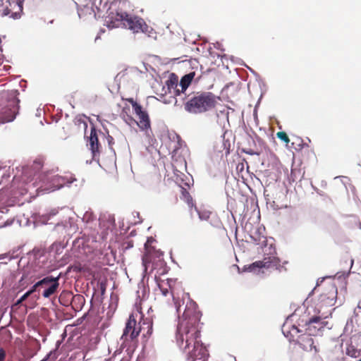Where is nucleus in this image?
<instances>
[{
  "mask_svg": "<svg viewBox=\"0 0 361 361\" xmlns=\"http://www.w3.org/2000/svg\"><path fill=\"white\" fill-rule=\"evenodd\" d=\"M198 333L190 320L180 322L176 334V342L184 350L190 361H206L208 353L205 347L197 341Z\"/></svg>",
  "mask_w": 361,
  "mask_h": 361,
  "instance_id": "f257e3e1",
  "label": "nucleus"
},
{
  "mask_svg": "<svg viewBox=\"0 0 361 361\" xmlns=\"http://www.w3.org/2000/svg\"><path fill=\"white\" fill-rule=\"evenodd\" d=\"M262 243L264 244L263 247V260L256 261L251 264L244 266L243 268V272H250L254 275L262 276L279 264V260L276 255V249L273 244L269 243L264 238Z\"/></svg>",
  "mask_w": 361,
  "mask_h": 361,
  "instance_id": "f03ea898",
  "label": "nucleus"
},
{
  "mask_svg": "<svg viewBox=\"0 0 361 361\" xmlns=\"http://www.w3.org/2000/svg\"><path fill=\"white\" fill-rule=\"evenodd\" d=\"M216 100L211 94H201L188 101L185 109L190 113L198 114L208 111L215 106Z\"/></svg>",
  "mask_w": 361,
  "mask_h": 361,
  "instance_id": "7ed1b4c3",
  "label": "nucleus"
},
{
  "mask_svg": "<svg viewBox=\"0 0 361 361\" xmlns=\"http://www.w3.org/2000/svg\"><path fill=\"white\" fill-rule=\"evenodd\" d=\"M130 102L133 111L137 117V121H136L137 125L141 130L145 131V135L147 137H150L152 130L147 113L143 111L141 106L135 102L133 99H130Z\"/></svg>",
  "mask_w": 361,
  "mask_h": 361,
  "instance_id": "20e7f679",
  "label": "nucleus"
},
{
  "mask_svg": "<svg viewBox=\"0 0 361 361\" xmlns=\"http://www.w3.org/2000/svg\"><path fill=\"white\" fill-rule=\"evenodd\" d=\"M319 314V316L311 318L306 324L307 327L305 330L309 336H317L320 334L322 330L327 324V322L323 321L322 319H326L331 315V311L324 312Z\"/></svg>",
  "mask_w": 361,
  "mask_h": 361,
  "instance_id": "39448f33",
  "label": "nucleus"
},
{
  "mask_svg": "<svg viewBox=\"0 0 361 361\" xmlns=\"http://www.w3.org/2000/svg\"><path fill=\"white\" fill-rule=\"evenodd\" d=\"M126 19L125 27L128 28L133 32H142L148 36H152L154 33L153 29L148 26L142 18L128 15Z\"/></svg>",
  "mask_w": 361,
  "mask_h": 361,
  "instance_id": "423d86ee",
  "label": "nucleus"
},
{
  "mask_svg": "<svg viewBox=\"0 0 361 361\" xmlns=\"http://www.w3.org/2000/svg\"><path fill=\"white\" fill-rule=\"evenodd\" d=\"M138 316H140V312L138 311L135 313H132L130 315L122 335L123 338L128 340L129 337V338L133 339L139 335L140 332V327L137 324L136 321V318Z\"/></svg>",
  "mask_w": 361,
  "mask_h": 361,
  "instance_id": "0eeeda50",
  "label": "nucleus"
},
{
  "mask_svg": "<svg viewBox=\"0 0 361 361\" xmlns=\"http://www.w3.org/2000/svg\"><path fill=\"white\" fill-rule=\"evenodd\" d=\"M337 295V290L333 285L330 286L328 293H323L319 297V307L317 309L318 313L323 312L322 309L324 307H331L336 302V298Z\"/></svg>",
  "mask_w": 361,
  "mask_h": 361,
  "instance_id": "6e6552de",
  "label": "nucleus"
},
{
  "mask_svg": "<svg viewBox=\"0 0 361 361\" xmlns=\"http://www.w3.org/2000/svg\"><path fill=\"white\" fill-rule=\"evenodd\" d=\"M128 14L122 12L117 11L116 13L111 12L109 16L107 17L106 24L107 26L110 28L117 27L120 26L125 27V23L126 18H128Z\"/></svg>",
  "mask_w": 361,
  "mask_h": 361,
  "instance_id": "1a4fd4ad",
  "label": "nucleus"
},
{
  "mask_svg": "<svg viewBox=\"0 0 361 361\" xmlns=\"http://www.w3.org/2000/svg\"><path fill=\"white\" fill-rule=\"evenodd\" d=\"M166 87L167 90H165V94L168 92L173 96H178L181 93L178 77L173 73L171 74L169 79L165 82L164 90H165Z\"/></svg>",
  "mask_w": 361,
  "mask_h": 361,
  "instance_id": "9d476101",
  "label": "nucleus"
},
{
  "mask_svg": "<svg viewBox=\"0 0 361 361\" xmlns=\"http://www.w3.org/2000/svg\"><path fill=\"white\" fill-rule=\"evenodd\" d=\"M59 276L57 277L48 276L44 279L49 281V282L45 284H41V286L44 288L42 293L44 298L50 297L56 291L59 286Z\"/></svg>",
  "mask_w": 361,
  "mask_h": 361,
  "instance_id": "9b49d317",
  "label": "nucleus"
},
{
  "mask_svg": "<svg viewBox=\"0 0 361 361\" xmlns=\"http://www.w3.org/2000/svg\"><path fill=\"white\" fill-rule=\"evenodd\" d=\"M17 8H13V1L0 0V12L6 16L12 13L13 17H17L19 13H16Z\"/></svg>",
  "mask_w": 361,
  "mask_h": 361,
  "instance_id": "f8f14e48",
  "label": "nucleus"
},
{
  "mask_svg": "<svg viewBox=\"0 0 361 361\" xmlns=\"http://www.w3.org/2000/svg\"><path fill=\"white\" fill-rule=\"evenodd\" d=\"M89 145L90 147L93 157L95 158L96 152L98 151L99 144L97 132L94 128H91L90 135L89 137Z\"/></svg>",
  "mask_w": 361,
  "mask_h": 361,
  "instance_id": "ddd939ff",
  "label": "nucleus"
},
{
  "mask_svg": "<svg viewBox=\"0 0 361 361\" xmlns=\"http://www.w3.org/2000/svg\"><path fill=\"white\" fill-rule=\"evenodd\" d=\"M299 342L305 350L310 352L314 351V353L317 352L312 338L303 336L300 338Z\"/></svg>",
  "mask_w": 361,
  "mask_h": 361,
  "instance_id": "4468645a",
  "label": "nucleus"
},
{
  "mask_svg": "<svg viewBox=\"0 0 361 361\" xmlns=\"http://www.w3.org/2000/svg\"><path fill=\"white\" fill-rule=\"evenodd\" d=\"M195 77V73L192 72L187 75H185L180 80L179 83V87L180 90V92L183 93L186 89L188 87L192 80Z\"/></svg>",
  "mask_w": 361,
  "mask_h": 361,
  "instance_id": "2eb2a0df",
  "label": "nucleus"
},
{
  "mask_svg": "<svg viewBox=\"0 0 361 361\" xmlns=\"http://www.w3.org/2000/svg\"><path fill=\"white\" fill-rule=\"evenodd\" d=\"M47 282H49L48 280L47 279H42L41 281L37 282L32 287V288L28 290L27 292H26L28 295L30 296L34 291L36 290L37 288L39 287V286H41V284H45L47 283Z\"/></svg>",
  "mask_w": 361,
  "mask_h": 361,
  "instance_id": "dca6fc26",
  "label": "nucleus"
},
{
  "mask_svg": "<svg viewBox=\"0 0 361 361\" xmlns=\"http://www.w3.org/2000/svg\"><path fill=\"white\" fill-rule=\"evenodd\" d=\"M276 136L279 139L283 141L286 144H288L290 142V140L287 135V134L285 132L280 131L276 133Z\"/></svg>",
  "mask_w": 361,
  "mask_h": 361,
  "instance_id": "f3484780",
  "label": "nucleus"
},
{
  "mask_svg": "<svg viewBox=\"0 0 361 361\" xmlns=\"http://www.w3.org/2000/svg\"><path fill=\"white\" fill-rule=\"evenodd\" d=\"M23 1L24 0H13V8H17L16 13L21 12Z\"/></svg>",
  "mask_w": 361,
  "mask_h": 361,
  "instance_id": "a211bd4d",
  "label": "nucleus"
},
{
  "mask_svg": "<svg viewBox=\"0 0 361 361\" xmlns=\"http://www.w3.org/2000/svg\"><path fill=\"white\" fill-rule=\"evenodd\" d=\"M197 212L199 214L200 219L202 220H207L209 217L210 213L209 212L206 211V212H200L197 211Z\"/></svg>",
  "mask_w": 361,
  "mask_h": 361,
  "instance_id": "6ab92c4d",
  "label": "nucleus"
},
{
  "mask_svg": "<svg viewBox=\"0 0 361 361\" xmlns=\"http://www.w3.org/2000/svg\"><path fill=\"white\" fill-rule=\"evenodd\" d=\"M142 262H143V265L145 267V270H147L148 268V264H149V262H150V259H149V257L148 254L145 255L143 257Z\"/></svg>",
  "mask_w": 361,
  "mask_h": 361,
  "instance_id": "aec40b11",
  "label": "nucleus"
},
{
  "mask_svg": "<svg viewBox=\"0 0 361 361\" xmlns=\"http://www.w3.org/2000/svg\"><path fill=\"white\" fill-rule=\"evenodd\" d=\"M15 116H16V111H14L13 114L11 116H9L8 118H4L3 122H11V121H13V119L15 118Z\"/></svg>",
  "mask_w": 361,
  "mask_h": 361,
  "instance_id": "412c9836",
  "label": "nucleus"
},
{
  "mask_svg": "<svg viewBox=\"0 0 361 361\" xmlns=\"http://www.w3.org/2000/svg\"><path fill=\"white\" fill-rule=\"evenodd\" d=\"M27 297H29L28 294L25 293L21 298L16 302V305L20 304L23 301H24Z\"/></svg>",
  "mask_w": 361,
  "mask_h": 361,
  "instance_id": "4be33fe9",
  "label": "nucleus"
},
{
  "mask_svg": "<svg viewBox=\"0 0 361 361\" xmlns=\"http://www.w3.org/2000/svg\"><path fill=\"white\" fill-rule=\"evenodd\" d=\"M300 332V330L295 326H293L290 334L293 336Z\"/></svg>",
  "mask_w": 361,
  "mask_h": 361,
  "instance_id": "5701e85b",
  "label": "nucleus"
},
{
  "mask_svg": "<svg viewBox=\"0 0 361 361\" xmlns=\"http://www.w3.org/2000/svg\"><path fill=\"white\" fill-rule=\"evenodd\" d=\"M5 356H6L5 351L2 348H0V361H4Z\"/></svg>",
  "mask_w": 361,
  "mask_h": 361,
  "instance_id": "b1692460",
  "label": "nucleus"
},
{
  "mask_svg": "<svg viewBox=\"0 0 361 361\" xmlns=\"http://www.w3.org/2000/svg\"><path fill=\"white\" fill-rule=\"evenodd\" d=\"M154 241L153 238H148L145 246V248L146 250L148 249V246Z\"/></svg>",
  "mask_w": 361,
  "mask_h": 361,
  "instance_id": "393cba45",
  "label": "nucleus"
},
{
  "mask_svg": "<svg viewBox=\"0 0 361 361\" xmlns=\"http://www.w3.org/2000/svg\"><path fill=\"white\" fill-rule=\"evenodd\" d=\"M289 328V322L288 320H287L286 322V323L283 324V333L285 332V331L286 330V329Z\"/></svg>",
  "mask_w": 361,
  "mask_h": 361,
  "instance_id": "a878e982",
  "label": "nucleus"
},
{
  "mask_svg": "<svg viewBox=\"0 0 361 361\" xmlns=\"http://www.w3.org/2000/svg\"><path fill=\"white\" fill-rule=\"evenodd\" d=\"M162 293H163V295H166V294L168 293V290H167V289H166V290H162Z\"/></svg>",
  "mask_w": 361,
  "mask_h": 361,
  "instance_id": "bb28decb",
  "label": "nucleus"
},
{
  "mask_svg": "<svg viewBox=\"0 0 361 361\" xmlns=\"http://www.w3.org/2000/svg\"><path fill=\"white\" fill-rule=\"evenodd\" d=\"M114 164V159H112L111 161V165L113 166Z\"/></svg>",
  "mask_w": 361,
  "mask_h": 361,
  "instance_id": "cd10ccee",
  "label": "nucleus"
},
{
  "mask_svg": "<svg viewBox=\"0 0 361 361\" xmlns=\"http://www.w3.org/2000/svg\"><path fill=\"white\" fill-rule=\"evenodd\" d=\"M59 188H60V187H56V188L53 189L52 190H54L56 189H59Z\"/></svg>",
  "mask_w": 361,
  "mask_h": 361,
  "instance_id": "c85d7f7f",
  "label": "nucleus"
},
{
  "mask_svg": "<svg viewBox=\"0 0 361 361\" xmlns=\"http://www.w3.org/2000/svg\"><path fill=\"white\" fill-rule=\"evenodd\" d=\"M359 361H361V359Z\"/></svg>",
  "mask_w": 361,
  "mask_h": 361,
  "instance_id": "c756f323",
  "label": "nucleus"
},
{
  "mask_svg": "<svg viewBox=\"0 0 361 361\" xmlns=\"http://www.w3.org/2000/svg\"><path fill=\"white\" fill-rule=\"evenodd\" d=\"M42 361H44V360H42Z\"/></svg>",
  "mask_w": 361,
  "mask_h": 361,
  "instance_id": "7c9ffc66",
  "label": "nucleus"
}]
</instances>
